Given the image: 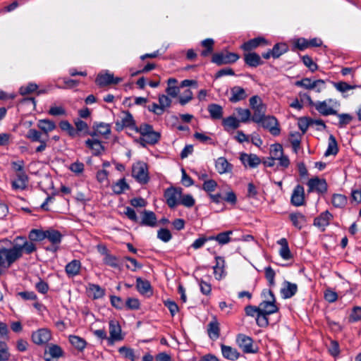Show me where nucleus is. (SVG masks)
Here are the masks:
<instances>
[{
    "label": "nucleus",
    "instance_id": "nucleus-28",
    "mask_svg": "<svg viewBox=\"0 0 361 361\" xmlns=\"http://www.w3.org/2000/svg\"><path fill=\"white\" fill-rule=\"evenodd\" d=\"M298 291V286L289 281H284L283 287L281 290L283 298L287 299L293 297Z\"/></svg>",
    "mask_w": 361,
    "mask_h": 361
},
{
    "label": "nucleus",
    "instance_id": "nucleus-3",
    "mask_svg": "<svg viewBox=\"0 0 361 361\" xmlns=\"http://www.w3.org/2000/svg\"><path fill=\"white\" fill-rule=\"evenodd\" d=\"M21 258L13 245L11 248H0V266L9 268L16 261Z\"/></svg>",
    "mask_w": 361,
    "mask_h": 361
},
{
    "label": "nucleus",
    "instance_id": "nucleus-11",
    "mask_svg": "<svg viewBox=\"0 0 361 361\" xmlns=\"http://www.w3.org/2000/svg\"><path fill=\"white\" fill-rule=\"evenodd\" d=\"M309 187L308 192L316 191L318 193L324 194L327 191V183L325 179L314 177L307 182Z\"/></svg>",
    "mask_w": 361,
    "mask_h": 361
},
{
    "label": "nucleus",
    "instance_id": "nucleus-59",
    "mask_svg": "<svg viewBox=\"0 0 361 361\" xmlns=\"http://www.w3.org/2000/svg\"><path fill=\"white\" fill-rule=\"evenodd\" d=\"M302 60L305 66H307L311 72L313 73L318 69L317 64L313 61L312 59L310 56H303L302 57Z\"/></svg>",
    "mask_w": 361,
    "mask_h": 361
},
{
    "label": "nucleus",
    "instance_id": "nucleus-32",
    "mask_svg": "<svg viewBox=\"0 0 361 361\" xmlns=\"http://www.w3.org/2000/svg\"><path fill=\"white\" fill-rule=\"evenodd\" d=\"M221 349L223 356L230 360H236L240 356V353L235 348L224 344L221 345Z\"/></svg>",
    "mask_w": 361,
    "mask_h": 361
},
{
    "label": "nucleus",
    "instance_id": "nucleus-24",
    "mask_svg": "<svg viewBox=\"0 0 361 361\" xmlns=\"http://www.w3.org/2000/svg\"><path fill=\"white\" fill-rule=\"evenodd\" d=\"M37 126L41 130L40 132L42 133V136L45 135L47 138L49 137V133L56 128L55 123L49 119L39 120Z\"/></svg>",
    "mask_w": 361,
    "mask_h": 361
},
{
    "label": "nucleus",
    "instance_id": "nucleus-62",
    "mask_svg": "<svg viewBox=\"0 0 361 361\" xmlns=\"http://www.w3.org/2000/svg\"><path fill=\"white\" fill-rule=\"evenodd\" d=\"M216 187L217 183L213 179L204 180L202 185V189L209 194L214 192Z\"/></svg>",
    "mask_w": 361,
    "mask_h": 361
},
{
    "label": "nucleus",
    "instance_id": "nucleus-10",
    "mask_svg": "<svg viewBox=\"0 0 361 361\" xmlns=\"http://www.w3.org/2000/svg\"><path fill=\"white\" fill-rule=\"evenodd\" d=\"M336 103L334 99H329L322 102H317L314 104L316 110L322 116L337 114V111L330 105Z\"/></svg>",
    "mask_w": 361,
    "mask_h": 361
},
{
    "label": "nucleus",
    "instance_id": "nucleus-16",
    "mask_svg": "<svg viewBox=\"0 0 361 361\" xmlns=\"http://www.w3.org/2000/svg\"><path fill=\"white\" fill-rule=\"evenodd\" d=\"M141 220H139V224L140 226L154 227L157 224V216L154 212L149 210H143L141 212Z\"/></svg>",
    "mask_w": 361,
    "mask_h": 361
},
{
    "label": "nucleus",
    "instance_id": "nucleus-38",
    "mask_svg": "<svg viewBox=\"0 0 361 361\" xmlns=\"http://www.w3.org/2000/svg\"><path fill=\"white\" fill-rule=\"evenodd\" d=\"M161 137V135L159 133L156 132L154 130L152 131L149 134L146 135L143 137H140V142L143 146H145V144L149 145H154L157 143Z\"/></svg>",
    "mask_w": 361,
    "mask_h": 361
},
{
    "label": "nucleus",
    "instance_id": "nucleus-42",
    "mask_svg": "<svg viewBox=\"0 0 361 361\" xmlns=\"http://www.w3.org/2000/svg\"><path fill=\"white\" fill-rule=\"evenodd\" d=\"M178 80L174 78H170L167 80V88L166 89V92L168 95L176 97L179 93V87L176 86V83Z\"/></svg>",
    "mask_w": 361,
    "mask_h": 361
},
{
    "label": "nucleus",
    "instance_id": "nucleus-40",
    "mask_svg": "<svg viewBox=\"0 0 361 361\" xmlns=\"http://www.w3.org/2000/svg\"><path fill=\"white\" fill-rule=\"evenodd\" d=\"M222 124L225 130L237 129L240 126V121L234 116H228L223 119Z\"/></svg>",
    "mask_w": 361,
    "mask_h": 361
},
{
    "label": "nucleus",
    "instance_id": "nucleus-45",
    "mask_svg": "<svg viewBox=\"0 0 361 361\" xmlns=\"http://www.w3.org/2000/svg\"><path fill=\"white\" fill-rule=\"evenodd\" d=\"M338 152V144L335 137L330 135L329 137L328 147L324 153L325 157L336 155Z\"/></svg>",
    "mask_w": 361,
    "mask_h": 361
},
{
    "label": "nucleus",
    "instance_id": "nucleus-61",
    "mask_svg": "<svg viewBox=\"0 0 361 361\" xmlns=\"http://www.w3.org/2000/svg\"><path fill=\"white\" fill-rule=\"evenodd\" d=\"M96 131L102 135H107L111 133L110 125L104 123H100L94 126Z\"/></svg>",
    "mask_w": 361,
    "mask_h": 361
},
{
    "label": "nucleus",
    "instance_id": "nucleus-22",
    "mask_svg": "<svg viewBox=\"0 0 361 361\" xmlns=\"http://www.w3.org/2000/svg\"><path fill=\"white\" fill-rule=\"evenodd\" d=\"M243 59L245 64L250 67H257L264 63L260 56L255 52H247L243 54Z\"/></svg>",
    "mask_w": 361,
    "mask_h": 361
},
{
    "label": "nucleus",
    "instance_id": "nucleus-35",
    "mask_svg": "<svg viewBox=\"0 0 361 361\" xmlns=\"http://www.w3.org/2000/svg\"><path fill=\"white\" fill-rule=\"evenodd\" d=\"M207 111H209L212 119L218 120L223 117V108L219 104H210L208 105Z\"/></svg>",
    "mask_w": 361,
    "mask_h": 361
},
{
    "label": "nucleus",
    "instance_id": "nucleus-34",
    "mask_svg": "<svg viewBox=\"0 0 361 361\" xmlns=\"http://www.w3.org/2000/svg\"><path fill=\"white\" fill-rule=\"evenodd\" d=\"M75 128L77 129L80 135L85 136V135H91L94 136L96 135V132H90L89 129V126L86 122L77 119L74 121Z\"/></svg>",
    "mask_w": 361,
    "mask_h": 361
},
{
    "label": "nucleus",
    "instance_id": "nucleus-49",
    "mask_svg": "<svg viewBox=\"0 0 361 361\" xmlns=\"http://www.w3.org/2000/svg\"><path fill=\"white\" fill-rule=\"evenodd\" d=\"M112 189L114 193L120 195L122 194L126 190L129 189V185L126 183L125 178H121L112 185Z\"/></svg>",
    "mask_w": 361,
    "mask_h": 361
},
{
    "label": "nucleus",
    "instance_id": "nucleus-46",
    "mask_svg": "<svg viewBox=\"0 0 361 361\" xmlns=\"http://www.w3.org/2000/svg\"><path fill=\"white\" fill-rule=\"evenodd\" d=\"M288 51V46L286 43H276L274 44L271 52L273 53V58L278 59L283 54Z\"/></svg>",
    "mask_w": 361,
    "mask_h": 361
},
{
    "label": "nucleus",
    "instance_id": "nucleus-63",
    "mask_svg": "<svg viewBox=\"0 0 361 361\" xmlns=\"http://www.w3.org/2000/svg\"><path fill=\"white\" fill-rule=\"evenodd\" d=\"M237 113L240 117V122L247 123L250 119L251 112L249 109L238 108L237 109Z\"/></svg>",
    "mask_w": 361,
    "mask_h": 361
},
{
    "label": "nucleus",
    "instance_id": "nucleus-19",
    "mask_svg": "<svg viewBox=\"0 0 361 361\" xmlns=\"http://www.w3.org/2000/svg\"><path fill=\"white\" fill-rule=\"evenodd\" d=\"M264 44H269L267 39L263 37H258L254 39H250L241 45V49L245 51L250 52V51L256 49L259 46Z\"/></svg>",
    "mask_w": 361,
    "mask_h": 361
},
{
    "label": "nucleus",
    "instance_id": "nucleus-39",
    "mask_svg": "<svg viewBox=\"0 0 361 361\" xmlns=\"http://www.w3.org/2000/svg\"><path fill=\"white\" fill-rule=\"evenodd\" d=\"M136 288L137 291L142 295L148 293L152 294V286L147 280H142L140 277L137 278Z\"/></svg>",
    "mask_w": 361,
    "mask_h": 361
},
{
    "label": "nucleus",
    "instance_id": "nucleus-31",
    "mask_svg": "<svg viewBox=\"0 0 361 361\" xmlns=\"http://www.w3.org/2000/svg\"><path fill=\"white\" fill-rule=\"evenodd\" d=\"M85 145L92 151V154L94 156L99 155L104 150L102 142L96 139H87L85 141Z\"/></svg>",
    "mask_w": 361,
    "mask_h": 361
},
{
    "label": "nucleus",
    "instance_id": "nucleus-56",
    "mask_svg": "<svg viewBox=\"0 0 361 361\" xmlns=\"http://www.w3.org/2000/svg\"><path fill=\"white\" fill-rule=\"evenodd\" d=\"M265 278L267 279L269 286L270 287H274L276 284L275 283V276L276 273L274 270L271 267H267L264 269Z\"/></svg>",
    "mask_w": 361,
    "mask_h": 361
},
{
    "label": "nucleus",
    "instance_id": "nucleus-12",
    "mask_svg": "<svg viewBox=\"0 0 361 361\" xmlns=\"http://www.w3.org/2000/svg\"><path fill=\"white\" fill-rule=\"evenodd\" d=\"M109 325L110 334L108 338L109 344L113 345L115 341L123 340V336H121V328L119 323L116 320H111Z\"/></svg>",
    "mask_w": 361,
    "mask_h": 361
},
{
    "label": "nucleus",
    "instance_id": "nucleus-15",
    "mask_svg": "<svg viewBox=\"0 0 361 361\" xmlns=\"http://www.w3.org/2000/svg\"><path fill=\"white\" fill-rule=\"evenodd\" d=\"M332 219L333 215L326 210L314 218L313 225L320 229L321 231H324L326 227L329 225Z\"/></svg>",
    "mask_w": 361,
    "mask_h": 361
},
{
    "label": "nucleus",
    "instance_id": "nucleus-18",
    "mask_svg": "<svg viewBox=\"0 0 361 361\" xmlns=\"http://www.w3.org/2000/svg\"><path fill=\"white\" fill-rule=\"evenodd\" d=\"M121 81H122V78H114L113 74L109 73L98 75L95 80L96 83L100 87L106 86L110 84H118Z\"/></svg>",
    "mask_w": 361,
    "mask_h": 361
},
{
    "label": "nucleus",
    "instance_id": "nucleus-58",
    "mask_svg": "<svg viewBox=\"0 0 361 361\" xmlns=\"http://www.w3.org/2000/svg\"><path fill=\"white\" fill-rule=\"evenodd\" d=\"M271 156L275 159L279 158L283 154V147L281 144L276 143L271 145L270 148Z\"/></svg>",
    "mask_w": 361,
    "mask_h": 361
},
{
    "label": "nucleus",
    "instance_id": "nucleus-57",
    "mask_svg": "<svg viewBox=\"0 0 361 361\" xmlns=\"http://www.w3.org/2000/svg\"><path fill=\"white\" fill-rule=\"evenodd\" d=\"M333 85L334 87L341 92H345L348 90H353L356 87L355 85H350L343 81L333 82Z\"/></svg>",
    "mask_w": 361,
    "mask_h": 361
},
{
    "label": "nucleus",
    "instance_id": "nucleus-26",
    "mask_svg": "<svg viewBox=\"0 0 361 361\" xmlns=\"http://www.w3.org/2000/svg\"><path fill=\"white\" fill-rule=\"evenodd\" d=\"M80 269L81 262L78 259L72 260L65 267V271L68 277H74L78 275L80 272Z\"/></svg>",
    "mask_w": 361,
    "mask_h": 361
},
{
    "label": "nucleus",
    "instance_id": "nucleus-8",
    "mask_svg": "<svg viewBox=\"0 0 361 361\" xmlns=\"http://www.w3.org/2000/svg\"><path fill=\"white\" fill-rule=\"evenodd\" d=\"M236 341L245 353H257V347L254 346L253 340L251 337L240 334L237 336Z\"/></svg>",
    "mask_w": 361,
    "mask_h": 361
},
{
    "label": "nucleus",
    "instance_id": "nucleus-23",
    "mask_svg": "<svg viewBox=\"0 0 361 361\" xmlns=\"http://www.w3.org/2000/svg\"><path fill=\"white\" fill-rule=\"evenodd\" d=\"M28 183V176L25 171L17 173L16 179L13 180L12 188L14 190H24L26 188Z\"/></svg>",
    "mask_w": 361,
    "mask_h": 361
},
{
    "label": "nucleus",
    "instance_id": "nucleus-20",
    "mask_svg": "<svg viewBox=\"0 0 361 361\" xmlns=\"http://www.w3.org/2000/svg\"><path fill=\"white\" fill-rule=\"evenodd\" d=\"M260 312L264 314H272L279 312V308L276 300H263L259 304Z\"/></svg>",
    "mask_w": 361,
    "mask_h": 361
},
{
    "label": "nucleus",
    "instance_id": "nucleus-44",
    "mask_svg": "<svg viewBox=\"0 0 361 361\" xmlns=\"http://www.w3.org/2000/svg\"><path fill=\"white\" fill-rule=\"evenodd\" d=\"M68 339L71 345L79 351H82L87 345L85 340L78 336L70 335Z\"/></svg>",
    "mask_w": 361,
    "mask_h": 361
},
{
    "label": "nucleus",
    "instance_id": "nucleus-21",
    "mask_svg": "<svg viewBox=\"0 0 361 361\" xmlns=\"http://www.w3.org/2000/svg\"><path fill=\"white\" fill-rule=\"evenodd\" d=\"M216 264L213 267L214 275L216 280L219 281L226 276L225 271V260L220 256L215 257Z\"/></svg>",
    "mask_w": 361,
    "mask_h": 361
},
{
    "label": "nucleus",
    "instance_id": "nucleus-41",
    "mask_svg": "<svg viewBox=\"0 0 361 361\" xmlns=\"http://www.w3.org/2000/svg\"><path fill=\"white\" fill-rule=\"evenodd\" d=\"M102 254L104 255V262L105 264L110 266L113 268H118L119 267L118 258L109 253L107 249L104 247Z\"/></svg>",
    "mask_w": 361,
    "mask_h": 361
},
{
    "label": "nucleus",
    "instance_id": "nucleus-5",
    "mask_svg": "<svg viewBox=\"0 0 361 361\" xmlns=\"http://www.w3.org/2000/svg\"><path fill=\"white\" fill-rule=\"evenodd\" d=\"M25 137L29 139L32 142H39V145L35 149L36 152H42L46 149L47 147L48 138L43 137L42 133L39 130L34 128H30L27 131Z\"/></svg>",
    "mask_w": 361,
    "mask_h": 361
},
{
    "label": "nucleus",
    "instance_id": "nucleus-4",
    "mask_svg": "<svg viewBox=\"0 0 361 361\" xmlns=\"http://www.w3.org/2000/svg\"><path fill=\"white\" fill-rule=\"evenodd\" d=\"M132 176L140 184H146L149 180L147 164L137 161L132 166Z\"/></svg>",
    "mask_w": 361,
    "mask_h": 361
},
{
    "label": "nucleus",
    "instance_id": "nucleus-53",
    "mask_svg": "<svg viewBox=\"0 0 361 361\" xmlns=\"http://www.w3.org/2000/svg\"><path fill=\"white\" fill-rule=\"evenodd\" d=\"M332 204L335 207H343L347 203V198L345 195L341 194H334L332 197Z\"/></svg>",
    "mask_w": 361,
    "mask_h": 361
},
{
    "label": "nucleus",
    "instance_id": "nucleus-47",
    "mask_svg": "<svg viewBox=\"0 0 361 361\" xmlns=\"http://www.w3.org/2000/svg\"><path fill=\"white\" fill-rule=\"evenodd\" d=\"M201 45L204 48V49L202 51L201 55L203 57H206L213 52L214 41L213 39L207 38L201 42Z\"/></svg>",
    "mask_w": 361,
    "mask_h": 361
},
{
    "label": "nucleus",
    "instance_id": "nucleus-25",
    "mask_svg": "<svg viewBox=\"0 0 361 361\" xmlns=\"http://www.w3.org/2000/svg\"><path fill=\"white\" fill-rule=\"evenodd\" d=\"M215 167L220 174L231 173L233 170V165L223 157H219L216 160Z\"/></svg>",
    "mask_w": 361,
    "mask_h": 361
},
{
    "label": "nucleus",
    "instance_id": "nucleus-6",
    "mask_svg": "<svg viewBox=\"0 0 361 361\" xmlns=\"http://www.w3.org/2000/svg\"><path fill=\"white\" fill-rule=\"evenodd\" d=\"M325 81L322 79L312 81L309 78H304L300 80L295 82V85L297 87H303L306 90H313L317 88V92H320L324 88Z\"/></svg>",
    "mask_w": 361,
    "mask_h": 361
},
{
    "label": "nucleus",
    "instance_id": "nucleus-13",
    "mask_svg": "<svg viewBox=\"0 0 361 361\" xmlns=\"http://www.w3.org/2000/svg\"><path fill=\"white\" fill-rule=\"evenodd\" d=\"M264 128L269 130L270 133L274 136L280 134V128L277 119L274 116H265L259 123Z\"/></svg>",
    "mask_w": 361,
    "mask_h": 361
},
{
    "label": "nucleus",
    "instance_id": "nucleus-1",
    "mask_svg": "<svg viewBox=\"0 0 361 361\" xmlns=\"http://www.w3.org/2000/svg\"><path fill=\"white\" fill-rule=\"evenodd\" d=\"M12 245L18 252L20 257L23 254L30 255L37 250V246L35 243L27 240L25 236H17L13 239Z\"/></svg>",
    "mask_w": 361,
    "mask_h": 361
},
{
    "label": "nucleus",
    "instance_id": "nucleus-27",
    "mask_svg": "<svg viewBox=\"0 0 361 361\" xmlns=\"http://www.w3.org/2000/svg\"><path fill=\"white\" fill-rule=\"evenodd\" d=\"M289 219L293 225L299 230L302 229L307 223L306 216L300 212L290 213Z\"/></svg>",
    "mask_w": 361,
    "mask_h": 361
},
{
    "label": "nucleus",
    "instance_id": "nucleus-51",
    "mask_svg": "<svg viewBox=\"0 0 361 361\" xmlns=\"http://www.w3.org/2000/svg\"><path fill=\"white\" fill-rule=\"evenodd\" d=\"M118 352L125 357L126 359H128L130 361H135L138 356H136L134 350L132 348L123 346L119 348Z\"/></svg>",
    "mask_w": 361,
    "mask_h": 361
},
{
    "label": "nucleus",
    "instance_id": "nucleus-55",
    "mask_svg": "<svg viewBox=\"0 0 361 361\" xmlns=\"http://www.w3.org/2000/svg\"><path fill=\"white\" fill-rule=\"evenodd\" d=\"M335 116H337L339 121H338V127L339 128H343L346 126L348 124H349L353 119V117L349 114H334Z\"/></svg>",
    "mask_w": 361,
    "mask_h": 361
},
{
    "label": "nucleus",
    "instance_id": "nucleus-43",
    "mask_svg": "<svg viewBox=\"0 0 361 361\" xmlns=\"http://www.w3.org/2000/svg\"><path fill=\"white\" fill-rule=\"evenodd\" d=\"M87 290L94 300L102 298L105 294V290L97 284L89 283Z\"/></svg>",
    "mask_w": 361,
    "mask_h": 361
},
{
    "label": "nucleus",
    "instance_id": "nucleus-54",
    "mask_svg": "<svg viewBox=\"0 0 361 361\" xmlns=\"http://www.w3.org/2000/svg\"><path fill=\"white\" fill-rule=\"evenodd\" d=\"M232 233V231L220 233L216 235V241H217L221 245H226L231 241L230 235Z\"/></svg>",
    "mask_w": 361,
    "mask_h": 361
},
{
    "label": "nucleus",
    "instance_id": "nucleus-7",
    "mask_svg": "<svg viewBox=\"0 0 361 361\" xmlns=\"http://www.w3.org/2000/svg\"><path fill=\"white\" fill-rule=\"evenodd\" d=\"M183 189L181 188H169L164 192L166 204L170 208H174L178 204V200L181 197Z\"/></svg>",
    "mask_w": 361,
    "mask_h": 361
},
{
    "label": "nucleus",
    "instance_id": "nucleus-14",
    "mask_svg": "<svg viewBox=\"0 0 361 361\" xmlns=\"http://www.w3.org/2000/svg\"><path fill=\"white\" fill-rule=\"evenodd\" d=\"M123 116L121 121L118 120L115 123L116 130L121 131L124 128H130L135 130L136 126L132 114L129 111H123Z\"/></svg>",
    "mask_w": 361,
    "mask_h": 361
},
{
    "label": "nucleus",
    "instance_id": "nucleus-29",
    "mask_svg": "<svg viewBox=\"0 0 361 361\" xmlns=\"http://www.w3.org/2000/svg\"><path fill=\"white\" fill-rule=\"evenodd\" d=\"M231 97L229 100L233 103L243 100L247 97L245 90L240 86H234L232 87L231 89Z\"/></svg>",
    "mask_w": 361,
    "mask_h": 361
},
{
    "label": "nucleus",
    "instance_id": "nucleus-2",
    "mask_svg": "<svg viewBox=\"0 0 361 361\" xmlns=\"http://www.w3.org/2000/svg\"><path fill=\"white\" fill-rule=\"evenodd\" d=\"M239 58L238 54L225 49L213 54L211 61L217 66H222L234 63Z\"/></svg>",
    "mask_w": 361,
    "mask_h": 361
},
{
    "label": "nucleus",
    "instance_id": "nucleus-64",
    "mask_svg": "<svg viewBox=\"0 0 361 361\" xmlns=\"http://www.w3.org/2000/svg\"><path fill=\"white\" fill-rule=\"evenodd\" d=\"M361 319V307L356 306L352 310L351 314L349 317L350 322H356Z\"/></svg>",
    "mask_w": 361,
    "mask_h": 361
},
{
    "label": "nucleus",
    "instance_id": "nucleus-36",
    "mask_svg": "<svg viewBox=\"0 0 361 361\" xmlns=\"http://www.w3.org/2000/svg\"><path fill=\"white\" fill-rule=\"evenodd\" d=\"M277 243L281 245L279 255L283 259H290L292 257L290 250L288 247V240L283 238L278 240Z\"/></svg>",
    "mask_w": 361,
    "mask_h": 361
},
{
    "label": "nucleus",
    "instance_id": "nucleus-50",
    "mask_svg": "<svg viewBox=\"0 0 361 361\" xmlns=\"http://www.w3.org/2000/svg\"><path fill=\"white\" fill-rule=\"evenodd\" d=\"M29 240L34 243L35 241H42L45 239V231L39 229H32L28 234Z\"/></svg>",
    "mask_w": 361,
    "mask_h": 361
},
{
    "label": "nucleus",
    "instance_id": "nucleus-30",
    "mask_svg": "<svg viewBox=\"0 0 361 361\" xmlns=\"http://www.w3.org/2000/svg\"><path fill=\"white\" fill-rule=\"evenodd\" d=\"M240 160L244 165L249 166L251 168L257 166L261 162L260 159L253 154H242L240 155Z\"/></svg>",
    "mask_w": 361,
    "mask_h": 361
},
{
    "label": "nucleus",
    "instance_id": "nucleus-33",
    "mask_svg": "<svg viewBox=\"0 0 361 361\" xmlns=\"http://www.w3.org/2000/svg\"><path fill=\"white\" fill-rule=\"evenodd\" d=\"M207 333L212 341H216L220 336L219 323L216 319L211 321L207 325Z\"/></svg>",
    "mask_w": 361,
    "mask_h": 361
},
{
    "label": "nucleus",
    "instance_id": "nucleus-60",
    "mask_svg": "<svg viewBox=\"0 0 361 361\" xmlns=\"http://www.w3.org/2000/svg\"><path fill=\"white\" fill-rule=\"evenodd\" d=\"M290 143L295 153H298L300 146V135L298 133H290Z\"/></svg>",
    "mask_w": 361,
    "mask_h": 361
},
{
    "label": "nucleus",
    "instance_id": "nucleus-52",
    "mask_svg": "<svg viewBox=\"0 0 361 361\" xmlns=\"http://www.w3.org/2000/svg\"><path fill=\"white\" fill-rule=\"evenodd\" d=\"M46 353H48L52 358H59L63 354L62 348L56 344L49 345Z\"/></svg>",
    "mask_w": 361,
    "mask_h": 361
},
{
    "label": "nucleus",
    "instance_id": "nucleus-48",
    "mask_svg": "<svg viewBox=\"0 0 361 361\" xmlns=\"http://www.w3.org/2000/svg\"><path fill=\"white\" fill-rule=\"evenodd\" d=\"M253 115L251 120L257 123H259L265 116L266 107L264 105H259L257 108L253 109Z\"/></svg>",
    "mask_w": 361,
    "mask_h": 361
},
{
    "label": "nucleus",
    "instance_id": "nucleus-17",
    "mask_svg": "<svg viewBox=\"0 0 361 361\" xmlns=\"http://www.w3.org/2000/svg\"><path fill=\"white\" fill-rule=\"evenodd\" d=\"M291 204L296 207L305 204V189L301 185H297L293 189L290 198Z\"/></svg>",
    "mask_w": 361,
    "mask_h": 361
},
{
    "label": "nucleus",
    "instance_id": "nucleus-9",
    "mask_svg": "<svg viewBox=\"0 0 361 361\" xmlns=\"http://www.w3.org/2000/svg\"><path fill=\"white\" fill-rule=\"evenodd\" d=\"M32 341L38 345L47 343L51 338V333L48 329L42 328L33 331L31 336Z\"/></svg>",
    "mask_w": 361,
    "mask_h": 361
},
{
    "label": "nucleus",
    "instance_id": "nucleus-37",
    "mask_svg": "<svg viewBox=\"0 0 361 361\" xmlns=\"http://www.w3.org/2000/svg\"><path fill=\"white\" fill-rule=\"evenodd\" d=\"M63 235L57 230L50 229L45 231V238L48 239L53 245H59Z\"/></svg>",
    "mask_w": 361,
    "mask_h": 361
}]
</instances>
